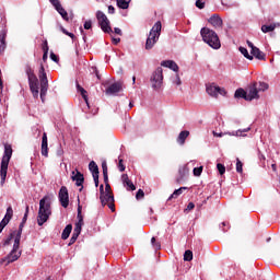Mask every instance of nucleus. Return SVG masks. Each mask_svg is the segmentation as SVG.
<instances>
[{
    "label": "nucleus",
    "mask_w": 280,
    "mask_h": 280,
    "mask_svg": "<svg viewBox=\"0 0 280 280\" xmlns=\"http://www.w3.org/2000/svg\"><path fill=\"white\" fill-rule=\"evenodd\" d=\"M13 215H14V210L12 209V206H9L7 208V212H5L4 218L2 219V222L4 224H10V221L12 220Z\"/></svg>",
    "instance_id": "4be33fe9"
},
{
    "label": "nucleus",
    "mask_w": 280,
    "mask_h": 280,
    "mask_svg": "<svg viewBox=\"0 0 280 280\" xmlns=\"http://www.w3.org/2000/svg\"><path fill=\"white\" fill-rule=\"evenodd\" d=\"M112 40H113L114 45H119V43H121V38L113 37Z\"/></svg>",
    "instance_id": "680f3d73"
},
{
    "label": "nucleus",
    "mask_w": 280,
    "mask_h": 280,
    "mask_svg": "<svg viewBox=\"0 0 280 280\" xmlns=\"http://www.w3.org/2000/svg\"><path fill=\"white\" fill-rule=\"evenodd\" d=\"M268 88H269V85H268V83H266V82H258L257 83V91H258V93L259 92H264V91H268Z\"/></svg>",
    "instance_id": "f704fd0d"
},
{
    "label": "nucleus",
    "mask_w": 280,
    "mask_h": 280,
    "mask_svg": "<svg viewBox=\"0 0 280 280\" xmlns=\"http://www.w3.org/2000/svg\"><path fill=\"white\" fill-rule=\"evenodd\" d=\"M187 137H189V131L188 130L182 131L177 137V143H179V145H185V141Z\"/></svg>",
    "instance_id": "393cba45"
},
{
    "label": "nucleus",
    "mask_w": 280,
    "mask_h": 280,
    "mask_svg": "<svg viewBox=\"0 0 280 280\" xmlns=\"http://www.w3.org/2000/svg\"><path fill=\"white\" fill-rule=\"evenodd\" d=\"M161 67H166L167 69H172V71H175V73H177L178 71V65L173 60L162 61Z\"/></svg>",
    "instance_id": "6ab92c4d"
},
{
    "label": "nucleus",
    "mask_w": 280,
    "mask_h": 280,
    "mask_svg": "<svg viewBox=\"0 0 280 280\" xmlns=\"http://www.w3.org/2000/svg\"><path fill=\"white\" fill-rule=\"evenodd\" d=\"M39 80H40V82H43V80H47V73H45L44 66H40V69H39Z\"/></svg>",
    "instance_id": "58836bf2"
},
{
    "label": "nucleus",
    "mask_w": 280,
    "mask_h": 280,
    "mask_svg": "<svg viewBox=\"0 0 280 280\" xmlns=\"http://www.w3.org/2000/svg\"><path fill=\"white\" fill-rule=\"evenodd\" d=\"M187 187H180L179 189L174 190V192L170 196L168 200H172V198H178L183 191H185Z\"/></svg>",
    "instance_id": "72a5a7b5"
},
{
    "label": "nucleus",
    "mask_w": 280,
    "mask_h": 280,
    "mask_svg": "<svg viewBox=\"0 0 280 280\" xmlns=\"http://www.w3.org/2000/svg\"><path fill=\"white\" fill-rule=\"evenodd\" d=\"M243 167H244V164L242 163V161H240V159H236V172L238 174H242V172H244Z\"/></svg>",
    "instance_id": "ea45409f"
},
{
    "label": "nucleus",
    "mask_w": 280,
    "mask_h": 280,
    "mask_svg": "<svg viewBox=\"0 0 280 280\" xmlns=\"http://www.w3.org/2000/svg\"><path fill=\"white\" fill-rule=\"evenodd\" d=\"M196 207V205H194V202H189L187 206V210L191 211V209H194Z\"/></svg>",
    "instance_id": "0e129e2a"
},
{
    "label": "nucleus",
    "mask_w": 280,
    "mask_h": 280,
    "mask_svg": "<svg viewBox=\"0 0 280 280\" xmlns=\"http://www.w3.org/2000/svg\"><path fill=\"white\" fill-rule=\"evenodd\" d=\"M101 203L103 207L108 206L110 211H115V197L113 196V191L110 190V184L105 183V192L100 196Z\"/></svg>",
    "instance_id": "39448f33"
},
{
    "label": "nucleus",
    "mask_w": 280,
    "mask_h": 280,
    "mask_svg": "<svg viewBox=\"0 0 280 280\" xmlns=\"http://www.w3.org/2000/svg\"><path fill=\"white\" fill-rule=\"evenodd\" d=\"M89 170L92 173L94 178L95 187L100 186V167H97V163L95 161H91L89 164Z\"/></svg>",
    "instance_id": "4468645a"
},
{
    "label": "nucleus",
    "mask_w": 280,
    "mask_h": 280,
    "mask_svg": "<svg viewBox=\"0 0 280 280\" xmlns=\"http://www.w3.org/2000/svg\"><path fill=\"white\" fill-rule=\"evenodd\" d=\"M5 226H8L7 223H4L3 221L0 222V233H2L3 229H5Z\"/></svg>",
    "instance_id": "052dcab7"
},
{
    "label": "nucleus",
    "mask_w": 280,
    "mask_h": 280,
    "mask_svg": "<svg viewBox=\"0 0 280 280\" xmlns=\"http://www.w3.org/2000/svg\"><path fill=\"white\" fill-rule=\"evenodd\" d=\"M108 13H109V14H115V7L109 5V7H108Z\"/></svg>",
    "instance_id": "e2e57ef3"
},
{
    "label": "nucleus",
    "mask_w": 280,
    "mask_h": 280,
    "mask_svg": "<svg viewBox=\"0 0 280 280\" xmlns=\"http://www.w3.org/2000/svg\"><path fill=\"white\" fill-rule=\"evenodd\" d=\"M50 60H52L54 62H58V56H56V54L51 52Z\"/></svg>",
    "instance_id": "13d9d810"
},
{
    "label": "nucleus",
    "mask_w": 280,
    "mask_h": 280,
    "mask_svg": "<svg viewBox=\"0 0 280 280\" xmlns=\"http://www.w3.org/2000/svg\"><path fill=\"white\" fill-rule=\"evenodd\" d=\"M104 183H108V165L106 162L102 163Z\"/></svg>",
    "instance_id": "7c9ffc66"
},
{
    "label": "nucleus",
    "mask_w": 280,
    "mask_h": 280,
    "mask_svg": "<svg viewBox=\"0 0 280 280\" xmlns=\"http://www.w3.org/2000/svg\"><path fill=\"white\" fill-rule=\"evenodd\" d=\"M250 54L257 58V60H266V54H264L261 50H259V48L257 47H253V49L250 50Z\"/></svg>",
    "instance_id": "5701e85b"
},
{
    "label": "nucleus",
    "mask_w": 280,
    "mask_h": 280,
    "mask_svg": "<svg viewBox=\"0 0 280 280\" xmlns=\"http://www.w3.org/2000/svg\"><path fill=\"white\" fill-rule=\"evenodd\" d=\"M60 31L62 32V34H66V36L71 37L72 40L75 39V35L73 33H69V31H67L65 27H60Z\"/></svg>",
    "instance_id": "37998d69"
},
{
    "label": "nucleus",
    "mask_w": 280,
    "mask_h": 280,
    "mask_svg": "<svg viewBox=\"0 0 280 280\" xmlns=\"http://www.w3.org/2000/svg\"><path fill=\"white\" fill-rule=\"evenodd\" d=\"M78 220L79 222L75 224L73 234L70 238L69 246L71 244H75L78 237H80V233H82V224H84V219L82 218V206L80 205V198H78Z\"/></svg>",
    "instance_id": "423d86ee"
},
{
    "label": "nucleus",
    "mask_w": 280,
    "mask_h": 280,
    "mask_svg": "<svg viewBox=\"0 0 280 280\" xmlns=\"http://www.w3.org/2000/svg\"><path fill=\"white\" fill-rule=\"evenodd\" d=\"M200 34L203 43L209 45V47H211L212 49H220V47H222V44L220 43V37L218 36V33H215V31L208 27H202Z\"/></svg>",
    "instance_id": "f03ea898"
},
{
    "label": "nucleus",
    "mask_w": 280,
    "mask_h": 280,
    "mask_svg": "<svg viewBox=\"0 0 280 280\" xmlns=\"http://www.w3.org/2000/svg\"><path fill=\"white\" fill-rule=\"evenodd\" d=\"M124 91V82L117 81L110 84L106 90V95H117V93H121Z\"/></svg>",
    "instance_id": "f8f14e48"
},
{
    "label": "nucleus",
    "mask_w": 280,
    "mask_h": 280,
    "mask_svg": "<svg viewBox=\"0 0 280 280\" xmlns=\"http://www.w3.org/2000/svg\"><path fill=\"white\" fill-rule=\"evenodd\" d=\"M114 32H115V34H118V36H121V28L115 27Z\"/></svg>",
    "instance_id": "69168bd1"
},
{
    "label": "nucleus",
    "mask_w": 280,
    "mask_h": 280,
    "mask_svg": "<svg viewBox=\"0 0 280 280\" xmlns=\"http://www.w3.org/2000/svg\"><path fill=\"white\" fill-rule=\"evenodd\" d=\"M10 159H12V145L4 144V153L1 160V166H0V178L1 185H5V178L8 176V165H10Z\"/></svg>",
    "instance_id": "7ed1b4c3"
},
{
    "label": "nucleus",
    "mask_w": 280,
    "mask_h": 280,
    "mask_svg": "<svg viewBox=\"0 0 280 280\" xmlns=\"http://www.w3.org/2000/svg\"><path fill=\"white\" fill-rule=\"evenodd\" d=\"M121 180H122V184L126 185V183H128L130 179L128 178V174H124L121 176Z\"/></svg>",
    "instance_id": "4d7b16f0"
},
{
    "label": "nucleus",
    "mask_w": 280,
    "mask_h": 280,
    "mask_svg": "<svg viewBox=\"0 0 280 280\" xmlns=\"http://www.w3.org/2000/svg\"><path fill=\"white\" fill-rule=\"evenodd\" d=\"M151 244H152V247L154 248V250H161V243L156 242L155 237L151 238Z\"/></svg>",
    "instance_id": "4c0bfd02"
},
{
    "label": "nucleus",
    "mask_w": 280,
    "mask_h": 280,
    "mask_svg": "<svg viewBox=\"0 0 280 280\" xmlns=\"http://www.w3.org/2000/svg\"><path fill=\"white\" fill-rule=\"evenodd\" d=\"M51 215V197L45 196L39 200V209L37 214V224L43 226Z\"/></svg>",
    "instance_id": "f257e3e1"
},
{
    "label": "nucleus",
    "mask_w": 280,
    "mask_h": 280,
    "mask_svg": "<svg viewBox=\"0 0 280 280\" xmlns=\"http://www.w3.org/2000/svg\"><path fill=\"white\" fill-rule=\"evenodd\" d=\"M0 51H5V44L0 45Z\"/></svg>",
    "instance_id": "774afa93"
},
{
    "label": "nucleus",
    "mask_w": 280,
    "mask_h": 280,
    "mask_svg": "<svg viewBox=\"0 0 280 280\" xmlns=\"http://www.w3.org/2000/svg\"><path fill=\"white\" fill-rule=\"evenodd\" d=\"M238 50L241 51V54L247 58V60H253V56H250V54H248V49L244 48V47H240Z\"/></svg>",
    "instance_id": "c9c22d12"
},
{
    "label": "nucleus",
    "mask_w": 280,
    "mask_h": 280,
    "mask_svg": "<svg viewBox=\"0 0 280 280\" xmlns=\"http://www.w3.org/2000/svg\"><path fill=\"white\" fill-rule=\"evenodd\" d=\"M208 23H210V25H212V27H214V30H220V27H222V25H223L222 18H220V15H218V14H213L208 20Z\"/></svg>",
    "instance_id": "2eb2a0df"
},
{
    "label": "nucleus",
    "mask_w": 280,
    "mask_h": 280,
    "mask_svg": "<svg viewBox=\"0 0 280 280\" xmlns=\"http://www.w3.org/2000/svg\"><path fill=\"white\" fill-rule=\"evenodd\" d=\"M47 145H48L47 133H44L42 138V155L43 156H49V148Z\"/></svg>",
    "instance_id": "a211bd4d"
},
{
    "label": "nucleus",
    "mask_w": 280,
    "mask_h": 280,
    "mask_svg": "<svg viewBox=\"0 0 280 280\" xmlns=\"http://www.w3.org/2000/svg\"><path fill=\"white\" fill-rule=\"evenodd\" d=\"M130 1L132 0H116V3L120 10H128L130 8Z\"/></svg>",
    "instance_id": "cd10ccee"
},
{
    "label": "nucleus",
    "mask_w": 280,
    "mask_h": 280,
    "mask_svg": "<svg viewBox=\"0 0 280 280\" xmlns=\"http://www.w3.org/2000/svg\"><path fill=\"white\" fill-rule=\"evenodd\" d=\"M172 82H173V84H176V86H180V84H183V81H180V77L178 74H175L172 78Z\"/></svg>",
    "instance_id": "a19ab883"
},
{
    "label": "nucleus",
    "mask_w": 280,
    "mask_h": 280,
    "mask_svg": "<svg viewBox=\"0 0 280 280\" xmlns=\"http://www.w3.org/2000/svg\"><path fill=\"white\" fill-rule=\"evenodd\" d=\"M124 185H125V187H127V189L129 191H135V189H137V187H135V184H132L130 179L127 183H125Z\"/></svg>",
    "instance_id": "79ce46f5"
},
{
    "label": "nucleus",
    "mask_w": 280,
    "mask_h": 280,
    "mask_svg": "<svg viewBox=\"0 0 280 280\" xmlns=\"http://www.w3.org/2000/svg\"><path fill=\"white\" fill-rule=\"evenodd\" d=\"M51 5H54L55 10L59 8L60 4V0H49Z\"/></svg>",
    "instance_id": "3c124183"
},
{
    "label": "nucleus",
    "mask_w": 280,
    "mask_h": 280,
    "mask_svg": "<svg viewBox=\"0 0 280 280\" xmlns=\"http://www.w3.org/2000/svg\"><path fill=\"white\" fill-rule=\"evenodd\" d=\"M59 201L61 207H63V209H67V207H69V190L67 189V186H62L60 188Z\"/></svg>",
    "instance_id": "ddd939ff"
},
{
    "label": "nucleus",
    "mask_w": 280,
    "mask_h": 280,
    "mask_svg": "<svg viewBox=\"0 0 280 280\" xmlns=\"http://www.w3.org/2000/svg\"><path fill=\"white\" fill-rule=\"evenodd\" d=\"M178 174L179 176L177 178V182L180 183V180L189 176V166L187 164L179 166Z\"/></svg>",
    "instance_id": "dca6fc26"
},
{
    "label": "nucleus",
    "mask_w": 280,
    "mask_h": 280,
    "mask_svg": "<svg viewBox=\"0 0 280 280\" xmlns=\"http://www.w3.org/2000/svg\"><path fill=\"white\" fill-rule=\"evenodd\" d=\"M48 54H49V46H47V42H46L45 46H44V55H43L44 62H45V60H47Z\"/></svg>",
    "instance_id": "c03bdc74"
},
{
    "label": "nucleus",
    "mask_w": 280,
    "mask_h": 280,
    "mask_svg": "<svg viewBox=\"0 0 280 280\" xmlns=\"http://www.w3.org/2000/svg\"><path fill=\"white\" fill-rule=\"evenodd\" d=\"M245 132H250V127H247L245 129H238L232 132H226L225 135H229L230 137H246Z\"/></svg>",
    "instance_id": "aec40b11"
},
{
    "label": "nucleus",
    "mask_w": 280,
    "mask_h": 280,
    "mask_svg": "<svg viewBox=\"0 0 280 280\" xmlns=\"http://www.w3.org/2000/svg\"><path fill=\"white\" fill-rule=\"evenodd\" d=\"M145 196V192H143L142 189H139L136 194V198L137 200H141V198H143Z\"/></svg>",
    "instance_id": "de8ad7c7"
},
{
    "label": "nucleus",
    "mask_w": 280,
    "mask_h": 280,
    "mask_svg": "<svg viewBox=\"0 0 280 280\" xmlns=\"http://www.w3.org/2000/svg\"><path fill=\"white\" fill-rule=\"evenodd\" d=\"M118 170H119V172H125L126 171V166H124V160H119Z\"/></svg>",
    "instance_id": "603ef678"
},
{
    "label": "nucleus",
    "mask_w": 280,
    "mask_h": 280,
    "mask_svg": "<svg viewBox=\"0 0 280 280\" xmlns=\"http://www.w3.org/2000/svg\"><path fill=\"white\" fill-rule=\"evenodd\" d=\"M20 246H21V233H19L18 236H15L12 250L4 259H2V261H7V264H12L16 261L21 257V250H19Z\"/></svg>",
    "instance_id": "0eeeda50"
},
{
    "label": "nucleus",
    "mask_w": 280,
    "mask_h": 280,
    "mask_svg": "<svg viewBox=\"0 0 280 280\" xmlns=\"http://www.w3.org/2000/svg\"><path fill=\"white\" fill-rule=\"evenodd\" d=\"M235 97H242L243 100H246L248 97L246 90L244 89H237L234 94Z\"/></svg>",
    "instance_id": "2f4dec72"
},
{
    "label": "nucleus",
    "mask_w": 280,
    "mask_h": 280,
    "mask_svg": "<svg viewBox=\"0 0 280 280\" xmlns=\"http://www.w3.org/2000/svg\"><path fill=\"white\" fill-rule=\"evenodd\" d=\"M0 43L5 44V33L0 34Z\"/></svg>",
    "instance_id": "bf43d9fd"
},
{
    "label": "nucleus",
    "mask_w": 280,
    "mask_h": 280,
    "mask_svg": "<svg viewBox=\"0 0 280 280\" xmlns=\"http://www.w3.org/2000/svg\"><path fill=\"white\" fill-rule=\"evenodd\" d=\"M161 30H162V25L161 22H156L153 27L151 28L149 36L147 38L145 42V49L150 50L154 47V45H156V43L159 42V38L161 36Z\"/></svg>",
    "instance_id": "20e7f679"
},
{
    "label": "nucleus",
    "mask_w": 280,
    "mask_h": 280,
    "mask_svg": "<svg viewBox=\"0 0 280 280\" xmlns=\"http://www.w3.org/2000/svg\"><path fill=\"white\" fill-rule=\"evenodd\" d=\"M27 215H30V206H26L25 208V213H24V217L22 219V223H26L27 222Z\"/></svg>",
    "instance_id": "49530a36"
},
{
    "label": "nucleus",
    "mask_w": 280,
    "mask_h": 280,
    "mask_svg": "<svg viewBox=\"0 0 280 280\" xmlns=\"http://www.w3.org/2000/svg\"><path fill=\"white\" fill-rule=\"evenodd\" d=\"M71 231H73V225L68 224L62 231L61 238L69 240V235H71Z\"/></svg>",
    "instance_id": "bb28decb"
},
{
    "label": "nucleus",
    "mask_w": 280,
    "mask_h": 280,
    "mask_svg": "<svg viewBox=\"0 0 280 280\" xmlns=\"http://www.w3.org/2000/svg\"><path fill=\"white\" fill-rule=\"evenodd\" d=\"M217 170L221 176L226 172V167L223 164H217Z\"/></svg>",
    "instance_id": "a18cd8bd"
},
{
    "label": "nucleus",
    "mask_w": 280,
    "mask_h": 280,
    "mask_svg": "<svg viewBox=\"0 0 280 280\" xmlns=\"http://www.w3.org/2000/svg\"><path fill=\"white\" fill-rule=\"evenodd\" d=\"M100 194H101V196H102L103 194H106V189H104V185H101V186H100Z\"/></svg>",
    "instance_id": "338daca9"
},
{
    "label": "nucleus",
    "mask_w": 280,
    "mask_h": 280,
    "mask_svg": "<svg viewBox=\"0 0 280 280\" xmlns=\"http://www.w3.org/2000/svg\"><path fill=\"white\" fill-rule=\"evenodd\" d=\"M246 102H253V100H259V91L257 90V82L250 84L247 90Z\"/></svg>",
    "instance_id": "9b49d317"
},
{
    "label": "nucleus",
    "mask_w": 280,
    "mask_h": 280,
    "mask_svg": "<svg viewBox=\"0 0 280 280\" xmlns=\"http://www.w3.org/2000/svg\"><path fill=\"white\" fill-rule=\"evenodd\" d=\"M31 93H33V97L35 100H38V79H34L32 81H28Z\"/></svg>",
    "instance_id": "f3484780"
},
{
    "label": "nucleus",
    "mask_w": 280,
    "mask_h": 280,
    "mask_svg": "<svg viewBox=\"0 0 280 280\" xmlns=\"http://www.w3.org/2000/svg\"><path fill=\"white\" fill-rule=\"evenodd\" d=\"M57 12L60 14V16L63 19V21H69V13L65 8H62V4L57 7Z\"/></svg>",
    "instance_id": "c85d7f7f"
},
{
    "label": "nucleus",
    "mask_w": 280,
    "mask_h": 280,
    "mask_svg": "<svg viewBox=\"0 0 280 280\" xmlns=\"http://www.w3.org/2000/svg\"><path fill=\"white\" fill-rule=\"evenodd\" d=\"M96 19L98 21V25L105 34H113V28L110 27V20L105 15L104 12L97 11Z\"/></svg>",
    "instance_id": "1a4fd4ad"
},
{
    "label": "nucleus",
    "mask_w": 280,
    "mask_h": 280,
    "mask_svg": "<svg viewBox=\"0 0 280 280\" xmlns=\"http://www.w3.org/2000/svg\"><path fill=\"white\" fill-rule=\"evenodd\" d=\"M151 88L153 91H161L163 86V68L159 67L150 78Z\"/></svg>",
    "instance_id": "6e6552de"
},
{
    "label": "nucleus",
    "mask_w": 280,
    "mask_h": 280,
    "mask_svg": "<svg viewBox=\"0 0 280 280\" xmlns=\"http://www.w3.org/2000/svg\"><path fill=\"white\" fill-rule=\"evenodd\" d=\"M191 259H194V253L188 249L184 254V261H191Z\"/></svg>",
    "instance_id": "e433bc0d"
},
{
    "label": "nucleus",
    "mask_w": 280,
    "mask_h": 280,
    "mask_svg": "<svg viewBox=\"0 0 280 280\" xmlns=\"http://www.w3.org/2000/svg\"><path fill=\"white\" fill-rule=\"evenodd\" d=\"M275 30H277V24H269V25L261 26V32H264V34H268V32H275Z\"/></svg>",
    "instance_id": "c756f323"
},
{
    "label": "nucleus",
    "mask_w": 280,
    "mask_h": 280,
    "mask_svg": "<svg viewBox=\"0 0 280 280\" xmlns=\"http://www.w3.org/2000/svg\"><path fill=\"white\" fill-rule=\"evenodd\" d=\"M83 27L84 30H91V27H93V23L91 22V20L85 21Z\"/></svg>",
    "instance_id": "8fccbe9b"
},
{
    "label": "nucleus",
    "mask_w": 280,
    "mask_h": 280,
    "mask_svg": "<svg viewBox=\"0 0 280 280\" xmlns=\"http://www.w3.org/2000/svg\"><path fill=\"white\" fill-rule=\"evenodd\" d=\"M10 242H12V234L5 238L3 246H10Z\"/></svg>",
    "instance_id": "6e6d98bb"
},
{
    "label": "nucleus",
    "mask_w": 280,
    "mask_h": 280,
    "mask_svg": "<svg viewBox=\"0 0 280 280\" xmlns=\"http://www.w3.org/2000/svg\"><path fill=\"white\" fill-rule=\"evenodd\" d=\"M196 7L199 8V10H203V8H205V2H202L201 0H197V1H196Z\"/></svg>",
    "instance_id": "5fc2aeb1"
},
{
    "label": "nucleus",
    "mask_w": 280,
    "mask_h": 280,
    "mask_svg": "<svg viewBox=\"0 0 280 280\" xmlns=\"http://www.w3.org/2000/svg\"><path fill=\"white\" fill-rule=\"evenodd\" d=\"M192 173H194V176H200V174H202V166L201 167H195Z\"/></svg>",
    "instance_id": "09e8293b"
},
{
    "label": "nucleus",
    "mask_w": 280,
    "mask_h": 280,
    "mask_svg": "<svg viewBox=\"0 0 280 280\" xmlns=\"http://www.w3.org/2000/svg\"><path fill=\"white\" fill-rule=\"evenodd\" d=\"M77 90L78 93H80L85 102V104L89 106V95H86V90L82 88L79 83H77Z\"/></svg>",
    "instance_id": "a878e982"
},
{
    "label": "nucleus",
    "mask_w": 280,
    "mask_h": 280,
    "mask_svg": "<svg viewBox=\"0 0 280 280\" xmlns=\"http://www.w3.org/2000/svg\"><path fill=\"white\" fill-rule=\"evenodd\" d=\"M26 74L28 78V82L32 80H38V78H36V74H34V70L30 67L26 68Z\"/></svg>",
    "instance_id": "473e14b6"
},
{
    "label": "nucleus",
    "mask_w": 280,
    "mask_h": 280,
    "mask_svg": "<svg viewBox=\"0 0 280 280\" xmlns=\"http://www.w3.org/2000/svg\"><path fill=\"white\" fill-rule=\"evenodd\" d=\"M206 91L211 97H218L219 95H226V90L218 86L215 83L207 85Z\"/></svg>",
    "instance_id": "9d476101"
},
{
    "label": "nucleus",
    "mask_w": 280,
    "mask_h": 280,
    "mask_svg": "<svg viewBox=\"0 0 280 280\" xmlns=\"http://www.w3.org/2000/svg\"><path fill=\"white\" fill-rule=\"evenodd\" d=\"M49 86V83L47 80L40 81V100L42 102H45V95H47V89Z\"/></svg>",
    "instance_id": "412c9836"
},
{
    "label": "nucleus",
    "mask_w": 280,
    "mask_h": 280,
    "mask_svg": "<svg viewBox=\"0 0 280 280\" xmlns=\"http://www.w3.org/2000/svg\"><path fill=\"white\" fill-rule=\"evenodd\" d=\"M72 180L75 182L77 187H82V184L84 183V175L78 172L75 175L72 176Z\"/></svg>",
    "instance_id": "b1692460"
},
{
    "label": "nucleus",
    "mask_w": 280,
    "mask_h": 280,
    "mask_svg": "<svg viewBox=\"0 0 280 280\" xmlns=\"http://www.w3.org/2000/svg\"><path fill=\"white\" fill-rule=\"evenodd\" d=\"M24 224L25 223H23V222L20 224L19 231L16 232V235H15V237H18L19 233H20V241H21V235H23V226H24Z\"/></svg>",
    "instance_id": "864d4df0"
}]
</instances>
